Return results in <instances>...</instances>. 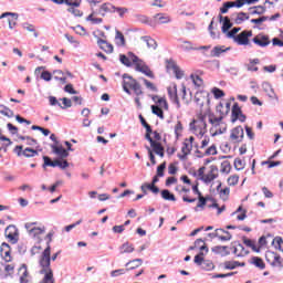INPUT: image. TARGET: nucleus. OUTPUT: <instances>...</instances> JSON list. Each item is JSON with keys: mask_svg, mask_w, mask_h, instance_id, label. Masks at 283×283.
<instances>
[{"mask_svg": "<svg viewBox=\"0 0 283 283\" xmlns=\"http://www.w3.org/2000/svg\"><path fill=\"white\" fill-rule=\"evenodd\" d=\"M161 198L164 200H168L169 202H176V196L171 193L169 190H163Z\"/></svg>", "mask_w": 283, "mask_h": 283, "instance_id": "ea45409f", "label": "nucleus"}, {"mask_svg": "<svg viewBox=\"0 0 283 283\" xmlns=\"http://www.w3.org/2000/svg\"><path fill=\"white\" fill-rule=\"evenodd\" d=\"M175 135L176 138H179L182 136V123L178 122L175 126Z\"/></svg>", "mask_w": 283, "mask_h": 283, "instance_id": "13d9d810", "label": "nucleus"}, {"mask_svg": "<svg viewBox=\"0 0 283 283\" xmlns=\"http://www.w3.org/2000/svg\"><path fill=\"white\" fill-rule=\"evenodd\" d=\"M59 253L61 252H56L52 255V248H50V243H48V247L43 250L39 259V273L40 275H44L40 283H54V272L52 271L50 262L51 260L54 262L59 258Z\"/></svg>", "mask_w": 283, "mask_h": 283, "instance_id": "f257e3e1", "label": "nucleus"}, {"mask_svg": "<svg viewBox=\"0 0 283 283\" xmlns=\"http://www.w3.org/2000/svg\"><path fill=\"white\" fill-rule=\"evenodd\" d=\"M66 6H71V8H78L81 6V0H65Z\"/></svg>", "mask_w": 283, "mask_h": 283, "instance_id": "338daca9", "label": "nucleus"}, {"mask_svg": "<svg viewBox=\"0 0 283 283\" xmlns=\"http://www.w3.org/2000/svg\"><path fill=\"white\" fill-rule=\"evenodd\" d=\"M40 78H42V81H46V83H49V81H52V73H50V71H43L41 73Z\"/></svg>", "mask_w": 283, "mask_h": 283, "instance_id": "680f3d73", "label": "nucleus"}, {"mask_svg": "<svg viewBox=\"0 0 283 283\" xmlns=\"http://www.w3.org/2000/svg\"><path fill=\"white\" fill-rule=\"evenodd\" d=\"M231 143H242L244 140V128L237 126L230 130Z\"/></svg>", "mask_w": 283, "mask_h": 283, "instance_id": "f8f14e48", "label": "nucleus"}, {"mask_svg": "<svg viewBox=\"0 0 283 283\" xmlns=\"http://www.w3.org/2000/svg\"><path fill=\"white\" fill-rule=\"evenodd\" d=\"M190 78H191L193 85H196V87H202L203 81H202L201 76L196 75V74H191Z\"/></svg>", "mask_w": 283, "mask_h": 283, "instance_id": "a18cd8bd", "label": "nucleus"}, {"mask_svg": "<svg viewBox=\"0 0 283 283\" xmlns=\"http://www.w3.org/2000/svg\"><path fill=\"white\" fill-rule=\"evenodd\" d=\"M124 82H123V90L126 92V94H132V91L135 92L136 96H142L143 88H140V84L137 83V81L132 77L129 74L125 73L123 75Z\"/></svg>", "mask_w": 283, "mask_h": 283, "instance_id": "0eeeda50", "label": "nucleus"}, {"mask_svg": "<svg viewBox=\"0 0 283 283\" xmlns=\"http://www.w3.org/2000/svg\"><path fill=\"white\" fill-rule=\"evenodd\" d=\"M125 273H127V269L113 270L111 272V277H118L120 275H125Z\"/></svg>", "mask_w": 283, "mask_h": 283, "instance_id": "6e6d98bb", "label": "nucleus"}, {"mask_svg": "<svg viewBox=\"0 0 283 283\" xmlns=\"http://www.w3.org/2000/svg\"><path fill=\"white\" fill-rule=\"evenodd\" d=\"M167 72H172L175 74L176 78L180 80L182 76H185V72L180 70L178 65H176V62L174 61H168L166 65Z\"/></svg>", "mask_w": 283, "mask_h": 283, "instance_id": "dca6fc26", "label": "nucleus"}, {"mask_svg": "<svg viewBox=\"0 0 283 283\" xmlns=\"http://www.w3.org/2000/svg\"><path fill=\"white\" fill-rule=\"evenodd\" d=\"M20 275V283H29L30 282V273L28 272V266L25 264H22L19 269Z\"/></svg>", "mask_w": 283, "mask_h": 283, "instance_id": "b1692460", "label": "nucleus"}, {"mask_svg": "<svg viewBox=\"0 0 283 283\" xmlns=\"http://www.w3.org/2000/svg\"><path fill=\"white\" fill-rule=\"evenodd\" d=\"M198 203L197 207H195V211H203L205 207H207V198H205L202 195L198 197Z\"/></svg>", "mask_w": 283, "mask_h": 283, "instance_id": "4c0bfd02", "label": "nucleus"}, {"mask_svg": "<svg viewBox=\"0 0 283 283\" xmlns=\"http://www.w3.org/2000/svg\"><path fill=\"white\" fill-rule=\"evenodd\" d=\"M119 61L126 67H132V65H135L136 72H142V74H145V76H148L149 78H154V73L151 72L149 66H147L145 61L136 56V54L132 52L127 53V55L120 54Z\"/></svg>", "mask_w": 283, "mask_h": 283, "instance_id": "f03ea898", "label": "nucleus"}, {"mask_svg": "<svg viewBox=\"0 0 283 283\" xmlns=\"http://www.w3.org/2000/svg\"><path fill=\"white\" fill-rule=\"evenodd\" d=\"M180 48L186 52H189V50H198L197 48H193V44L189 41H182Z\"/></svg>", "mask_w": 283, "mask_h": 283, "instance_id": "603ef678", "label": "nucleus"}, {"mask_svg": "<svg viewBox=\"0 0 283 283\" xmlns=\"http://www.w3.org/2000/svg\"><path fill=\"white\" fill-rule=\"evenodd\" d=\"M251 14H264L265 9L262 6L251 8Z\"/></svg>", "mask_w": 283, "mask_h": 283, "instance_id": "052dcab7", "label": "nucleus"}, {"mask_svg": "<svg viewBox=\"0 0 283 283\" xmlns=\"http://www.w3.org/2000/svg\"><path fill=\"white\" fill-rule=\"evenodd\" d=\"M231 172V163L229 160H224L221 163V174H230Z\"/></svg>", "mask_w": 283, "mask_h": 283, "instance_id": "8fccbe9b", "label": "nucleus"}, {"mask_svg": "<svg viewBox=\"0 0 283 283\" xmlns=\"http://www.w3.org/2000/svg\"><path fill=\"white\" fill-rule=\"evenodd\" d=\"M52 151L60 158H67V156H70V153L65 148H63V146H54L53 145Z\"/></svg>", "mask_w": 283, "mask_h": 283, "instance_id": "a878e982", "label": "nucleus"}, {"mask_svg": "<svg viewBox=\"0 0 283 283\" xmlns=\"http://www.w3.org/2000/svg\"><path fill=\"white\" fill-rule=\"evenodd\" d=\"M75 32L77 34H80V36H85V34H87V31L85 30V28L81 27V25H76L74 28Z\"/></svg>", "mask_w": 283, "mask_h": 283, "instance_id": "774afa93", "label": "nucleus"}, {"mask_svg": "<svg viewBox=\"0 0 283 283\" xmlns=\"http://www.w3.org/2000/svg\"><path fill=\"white\" fill-rule=\"evenodd\" d=\"M216 178H218V167L217 166H211L210 170L202 177V182H205V185H209L211 182H213V180H216Z\"/></svg>", "mask_w": 283, "mask_h": 283, "instance_id": "f3484780", "label": "nucleus"}, {"mask_svg": "<svg viewBox=\"0 0 283 283\" xmlns=\"http://www.w3.org/2000/svg\"><path fill=\"white\" fill-rule=\"evenodd\" d=\"M233 6L234 4L232 1H228V2L223 3V6L220 9L221 14H227V12H229V9L233 8Z\"/></svg>", "mask_w": 283, "mask_h": 283, "instance_id": "5fc2aeb1", "label": "nucleus"}, {"mask_svg": "<svg viewBox=\"0 0 283 283\" xmlns=\"http://www.w3.org/2000/svg\"><path fill=\"white\" fill-rule=\"evenodd\" d=\"M167 168V164L163 163L157 167V176L159 178H163V176H165V169Z\"/></svg>", "mask_w": 283, "mask_h": 283, "instance_id": "4d7b16f0", "label": "nucleus"}, {"mask_svg": "<svg viewBox=\"0 0 283 283\" xmlns=\"http://www.w3.org/2000/svg\"><path fill=\"white\" fill-rule=\"evenodd\" d=\"M245 165L247 164L244 163V160H242L240 158L234 159V168L237 169V171H242V169H244Z\"/></svg>", "mask_w": 283, "mask_h": 283, "instance_id": "864d4df0", "label": "nucleus"}, {"mask_svg": "<svg viewBox=\"0 0 283 283\" xmlns=\"http://www.w3.org/2000/svg\"><path fill=\"white\" fill-rule=\"evenodd\" d=\"M219 21L220 23H222V32L223 34H227L229 32V30H231V20L229 19V17H222V15H219Z\"/></svg>", "mask_w": 283, "mask_h": 283, "instance_id": "393cba45", "label": "nucleus"}, {"mask_svg": "<svg viewBox=\"0 0 283 283\" xmlns=\"http://www.w3.org/2000/svg\"><path fill=\"white\" fill-rule=\"evenodd\" d=\"M209 123L211 125V136H220L227 132V124L223 116L209 115Z\"/></svg>", "mask_w": 283, "mask_h": 283, "instance_id": "423d86ee", "label": "nucleus"}, {"mask_svg": "<svg viewBox=\"0 0 283 283\" xmlns=\"http://www.w3.org/2000/svg\"><path fill=\"white\" fill-rule=\"evenodd\" d=\"M62 103L63 105H61V109H67V107H72V99L67 98V97H64L62 98Z\"/></svg>", "mask_w": 283, "mask_h": 283, "instance_id": "0e129e2a", "label": "nucleus"}, {"mask_svg": "<svg viewBox=\"0 0 283 283\" xmlns=\"http://www.w3.org/2000/svg\"><path fill=\"white\" fill-rule=\"evenodd\" d=\"M150 147H153V150L157 154V156H160V158H165V148L160 143L158 142H153L150 144Z\"/></svg>", "mask_w": 283, "mask_h": 283, "instance_id": "c756f323", "label": "nucleus"}, {"mask_svg": "<svg viewBox=\"0 0 283 283\" xmlns=\"http://www.w3.org/2000/svg\"><path fill=\"white\" fill-rule=\"evenodd\" d=\"M154 103H156V106L160 109H169V104L167 103V99L165 97H160L158 95L153 96Z\"/></svg>", "mask_w": 283, "mask_h": 283, "instance_id": "4be33fe9", "label": "nucleus"}, {"mask_svg": "<svg viewBox=\"0 0 283 283\" xmlns=\"http://www.w3.org/2000/svg\"><path fill=\"white\" fill-rule=\"evenodd\" d=\"M272 244L275 245V249L283 252V239L282 237H276L273 239Z\"/></svg>", "mask_w": 283, "mask_h": 283, "instance_id": "3c124183", "label": "nucleus"}, {"mask_svg": "<svg viewBox=\"0 0 283 283\" xmlns=\"http://www.w3.org/2000/svg\"><path fill=\"white\" fill-rule=\"evenodd\" d=\"M262 87L269 98L277 99V94H275V90H273V86L269 82H264Z\"/></svg>", "mask_w": 283, "mask_h": 283, "instance_id": "5701e85b", "label": "nucleus"}, {"mask_svg": "<svg viewBox=\"0 0 283 283\" xmlns=\"http://www.w3.org/2000/svg\"><path fill=\"white\" fill-rule=\"evenodd\" d=\"M155 21L161 24L171 23V17L167 15V13H157L155 15Z\"/></svg>", "mask_w": 283, "mask_h": 283, "instance_id": "7c9ffc66", "label": "nucleus"}, {"mask_svg": "<svg viewBox=\"0 0 283 283\" xmlns=\"http://www.w3.org/2000/svg\"><path fill=\"white\" fill-rule=\"evenodd\" d=\"M125 266L127 268L126 271H134V269H138V266H143V259H134L128 261Z\"/></svg>", "mask_w": 283, "mask_h": 283, "instance_id": "cd10ccee", "label": "nucleus"}, {"mask_svg": "<svg viewBox=\"0 0 283 283\" xmlns=\"http://www.w3.org/2000/svg\"><path fill=\"white\" fill-rule=\"evenodd\" d=\"M248 19H249V14H247L244 12H240L234 18V23H237V25H240V24L244 23V21H248Z\"/></svg>", "mask_w": 283, "mask_h": 283, "instance_id": "58836bf2", "label": "nucleus"}, {"mask_svg": "<svg viewBox=\"0 0 283 283\" xmlns=\"http://www.w3.org/2000/svg\"><path fill=\"white\" fill-rule=\"evenodd\" d=\"M251 264H254V266H256V269H260L261 271H264V269H266V264H264V261L260 256L252 258Z\"/></svg>", "mask_w": 283, "mask_h": 283, "instance_id": "f704fd0d", "label": "nucleus"}, {"mask_svg": "<svg viewBox=\"0 0 283 283\" xmlns=\"http://www.w3.org/2000/svg\"><path fill=\"white\" fill-rule=\"evenodd\" d=\"M224 229H217L214 232L209 233L208 238H218V240H229V237H222Z\"/></svg>", "mask_w": 283, "mask_h": 283, "instance_id": "c9c22d12", "label": "nucleus"}, {"mask_svg": "<svg viewBox=\"0 0 283 283\" xmlns=\"http://www.w3.org/2000/svg\"><path fill=\"white\" fill-rule=\"evenodd\" d=\"M67 12H70L71 14H73V17H83V13L81 12V10L71 7L67 9Z\"/></svg>", "mask_w": 283, "mask_h": 283, "instance_id": "69168bd1", "label": "nucleus"}, {"mask_svg": "<svg viewBox=\"0 0 283 283\" xmlns=\"http://www.w3.org/2000/svg\"><path fill=\"white\" fill-rule=\"evenodd\" d=\"M142 41L147 45L148 50H156L158 48L156 40L150 36H142Z\"/></svg>", "mask_w": 283, "mask_h": 283, "instance_id": "2f4dec72", "label": "nucleus"}, {"mask_svg": "<svg viewBox=\"0 0 283 283\" xmlns=\"http://www.w3.org/2000/svg\"><path fill=\"white\" fill-rule=\"evenodd\" d=\"M220 187H222V184H219V186L217 187V190L219 191V196L220 198H222V200H227L229 198V193H231V189L226 187L220 190Z\"/></svg>", "mask_w": 283, "mask_h": 283, "instance_id": "e433bc0d", "label": "nucleus"}, {"mask_svg": "<svg viewBox=\"0 0 283 283\" xmlns=\"http://www.w3.org/2000/svg\"><path fill=\"white\" fill-rule=\"evenodd\" d=\"M151 112L155 114V116H158L161 120L165 119V114L163 113V108L157 105H151Z\"/></svg>", "mask_w": 283, "mask_h": 283, "instance_id": "79ce46f5", "label": "nucleus"}, {"mask_svg": "<svg viewBox=\"0 0 283 283\" xmlns=\"http://www.w3.org/2000/svg\"><path fill=\"white\" fill-rule=\"evenodd\" d=\"M212 94H213L214 98H222V96H224V91H222L218 87H214V88H212Z\"/></svg>", "mask_w": 283, "mask_h": 283, "instance_id": "e2e57ef3", "label": "nucleus"}, {"mask_svg": "<svg viewBox=\"0 0 283 283\" xmlns=\"http://www.w3.org/2000/svg\"><path fill=\"white\" fill-rule=\"evenodd\" d=\"M190 132L195 134L198 138H202L207 134V122L205 118L193 119L190 125Z\"/></svg>", "mask_w": 283, "mask_h": 283, "instance_id": "6e6552de", "label": "nucleus"}, {"mask_svg": "<svg viewBox=\"0 0 283 283\" xmlns=\"http://www.w3.org/2000/svg\"><path fill=\"white\" fill-rule=\"evenodd\" d=\"M208 96H209V93L198 92L195 95V103H197V105H199V107H202L205 105V101H207Z\"/></svg>", "mask_w": 283, "mask_h": 283, "instance_id": "c85d7f7f", "label": "nucleus"}, {"mask_svg": "<svg viewBox=\"0 0 283 283\" xmlns=\"http://www.w3.org/2000/svg\"><path fill=\"white\" fill-rule=\"evenodd\" d=\"M14 154H17V156H24V158H34V156H39L38 150H34L32 148H25L23 150L22 146H15Z\"/></svg>", "mask_w": 283, "mask_h": 283, "instance_id": "4468645a", "label": "nucleus"}, {"mask_svg": "<svg viewBox=\"0 0 283 283\" xmlns=\"http://www.w3.org/2000/svg\"><path fill=\"white\" fill-rule=\"evenodd\" d=\"M0 114H2V116H7V118H12V116H14V112L4 105H0Z\"/></svg>", "mask_w": 283, "mask_h": 283, "instance_id": "37998d69", "label": "nucleus"}, {"mask_svg": "<svg viewBox=\"0 0 283 283\" xmlns=\"http://www.w3.org/2000/svg\"><path fill=\"white\" fill-rule=\"evenodd\" d=\"M253 43L258 45L259 48H266L268 45H271V40H269V35H255L252 39Z\"/></svg>", "mask_w": 283, "mask_h": 283, "instance_id": "6ab92c4d", "label": "nucleus"}, {"mask_svg": "<svg viewBox=\"0 0 283 283\" xmlns=\"http://www.w3.org/2000/svg\"><path fill=\"white\" fill-rule=\"evenodd\" d=\"M1 19H7L10 30H14V25H17L19 15L12 12H4L0 15V20Z\"/></svg>", "mask_w": 283, "mask_h": 283, "instance_id": "a211bd4d", "label": "nucleus"}, {"mask_svg": "<svg viewBox=\"0 0 283 283\" xmlns=\"http://www.w3.org/2000/svg\"><path fill=\"white\" fill-rule=\"evenodd\" d=\"M212 253H216L217 255H221L222 258H226V255H230L231 252H229V247L227 245H216L211 249Z\"/></svg>", "mask_w": 283, "mask_h": 283, "instance_id": "412c9836", "label": "nucleus"}, {"mask_svg": "<svg viewBox=\"0 0 283 283\" xmlns=\"http://www.w3.org/2000/svg\"><path fill=\"white\" fill-rule=\"evenodd\" d=\"M115 43L119 46L125 45V35H123L120 31H116Z\"/></svg>", "mask_w": 283, "mask_h": 283, "instance_id": "de8ad7c7", "label": "nucleus"}, {"mask_svg": "<svg viewBox=\"0 0 283 283\" xmlns=\"http://www.w3.org/2000/svg\"><path fill=\"white\" fill-rule=\"evenodd\" d=\"M237 120H240V123H244V120H247V116L242 114V108H240L238 103L233 104L231 113V123H235Z\"/></svg>", "mask_w": 283, "mask_h": 283, "instance_id": "ddd939ff", "label": "nucleus"}, {"mask_svg": "<svg viewBox=\"0 0 283 283\" xmlns=\"http://www.w3.org/2000/svg\"><path fill=\"white\" fill-rule=\"evenodd\" d=\"M228 50L229 48L224 49V46H214L211 51V56L218 57L220 54H224Z\"/></svg>", "mask_w": 283, "mask_h": 283, "instance_id": "a19ab883", "label": "nucleus"}, {"mask_svg": "<svg viewBox=\"0 0 283 283\" xmlns=\"http://www.w3.org/2000/svg\"><path fill=\"white\" fill-rule=\"evenodd\" d=\"M193 140H196L193 136L184 140L181 146V154H178L179 160H187V157L189 156V154H191V149H193Z\"/></svg>", "mask_w": 283, "mask_h": 283, "instance_id": "9d476101", "label": "nucleus"}, {"mask_svg": "<svg viewBox=\"0 0 283 283\" xmlns=\"http://www.w3.org/2000/svg\"><path fill=\"white\" fill-rule=\"evenodd\" d=\"M97 43L104 52H107V54H112V52H114V45L107 43V41L99 39Z\"/></svg>", "mask_w": 283, "mask_h": 283, "instance_id": "473e14b6", "label": "nucleus"}, {"mask_svg": "<svg viewBox=\"0 0 283 283\" xmlns=\"http://www.w3.org/2000/svg\"><path fill=\"white\" fill-rule=\"evenodd\" d=\"M114 10H116V7H114L109 2H105V3L99 6L97 12H96V10L92 9V12L86 18V21H90L91 23H93V25H101V23H103V19L102 18H96V14H99V17H105L107 13L114 12Z\"/></svg>", "mask_w": 283, "mask_h": 283, "instance_id": "20e7f679", "label": "nucleus"}, {"mask_svg": "<svg viewBox=\"0 0 283 283\" xmlns=\"http://www.w3.org/2000/svg\"><path fill=\"white\" fill-rule=\"evenodd\" d=\"M251 36H253V31H242L234 36V43L238 45H249V39H251Z\"/></svg>", "mask_w": 283, "mask_h": 283, "instance_id": "2eb2a0df", "label": "nucleus"}, {"mask_svg": "<svg viewBox=\"0 0 283 283\" xmlns=\"http://www.w3.org/2000/svg\"><path fill=\"white\" fill-rule=\"evenodd\" d=\"M4 235L12 244H17V242H19V230L17 229V226L11 224L7 227Z\"/></svg>", "mask_w": 283, "mask_h": 283, "instance_id": "9b49d317", "label": "nucleus"}, {"mask_svg": "<svg viewBox=\"0 0 283 283\" xmlns=\"http://www.w3.org/2000/svg\"><path fill=\"white\" fill-rule=\"evenodd\" d=\"M227 182L229 185V187H235V185H238V182H240V176L238 175H231L228 179Z\"/></svg>", "mask_w": 283, "mask_h": 283, "instance_id": "49530a36", "label": "nucleus"}, {"mask_svg": "<svg viewBox=\"0 0 283 283\" xmlns=\"http://www.w3.org/2000/svg\"><path fill=\"white\" fill-rule=\"evenodd\" d=\"M168 95L170 96L172 103L177 105V108L180 109V101L178 99V86L176 84H171L168 87Z\"/></svg>", "mask_w": 283, "mask_h": 283, "instance_id": "aec40b11", "label": "nucleus"}, {"mask_svg": "<svg viewBox=\"0 0 283 283\" xmlns=\"http://www.w3.org/2000/svg\"><path fill=\"white\" fill-rule=\"evenodd\" d=\"M240 264L239 261H226L223 263V266L228 271H233V269H238V265Z\"/></svg>", "mask_w": 283, "mask_h": 283, "instance_id": "c03bdc74", "label": "nucleus"}, {"mask_svg": "<svg viewBox=\"0 0 283 283\" xmlns=\"http://www.w3.org/2000/svg\"><path fill=\"white\" fill-rule=\"evenodd\" d=\"M197 247H199L200 252L195 256V264L201 266L203 271H213L216 265L211 261L205 260V253H209V248L205 245V241L202 239H197L195 241V247H190V249L193 251V249H197Z\"/></svg>", "mask_w": 283, "mask_h": 283, "instance_id": "7ed1b4c3", "label": "nucleus"}, {"mask_svg": "<svg viewBox=\"0 0 283 283\" xmlns=\"http://www.w3.org/2000/svg\"><path fill=\"white\" fill-rule=\"evenodd\" d=\"M29 238L41 242V237L45 234V226L38 221H30L24 224Z\"/></svg>", "mask_w": 283, "mask_h": 283, "instance_id": "39448f33", "label": "nucleus"}, {"mask_svg": "<svg viewBox=\"0 0 283 283\" xmlns=\"http://www.w3.org/2000/svg\"><path fill=\"white\" fill-rule=\"evenodd\" d=\"M1 256L6 262H11L12 256H10V245L8 243H2L1 245Z\"/></svg>", "mask_w": 283, "mask_h": 283, "instance_id": "bb28decb", "label": "nucleus"}, {"mask_svg": "<svg viewBox=\"0 0 283 283\" xmlns=\"http://www.w3.org/2000/svg\"><path fill=\"white\" fill-rule=\"evenodd\" d=\"M65 39L69 41V43H72L74 48H78L81 45V42L70 34H65Z\"/></svg>", "mask_w": 283, "mask_h": 283, "instance_id": "bf43d9fd", "label": "nucleus"}, {"mask_svg": "<svg viewBox=\"0 0 283 283\" xmlns=\"http://www.w3.org/2000/svg\"><path fill=\"white\" fill-rule=\"evenodd\" d=\"M265 260L271 266H274L276 269H283L282 256H280V254H277L276 252L268 250L265 252Z\"/></svg>", "mask_w": 283, "mask_h": 283, "instance_id": "1a4fd4ad", "label": "nucleus"}, {"mask_svg": "<svg viewBox=\"0 0 283 283\" xmlns=\"http://www.w3.org/2000/svg\"><path fill=\"white\" fill-rule=\"evenodd\" d=\"M134 244H130L129 242H125L119 247V253L124 255V253H134Z\"/></svg>", "mask_w": 283, "mask_h": 283, "instance_id": "72a5a7b5", "label": "nucleus"}, {"mask_svg": "<svg viewBox=\"0 0 283 283\" xmlns=\"http://www.w3.org/2000/svg\"><path fill=\"white\" fill-rule=\"evenodd\" d=\"M244 244L247 247H250V249H252V251H255V253H260V247L258 248V245L255 244V241L248 239V240H244Z\"/></svg>", "mask_w": 283, "mask_h": 283, "instance_id": "09e8293b", "label": "nucleus"}]
</instances>
